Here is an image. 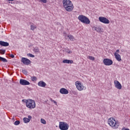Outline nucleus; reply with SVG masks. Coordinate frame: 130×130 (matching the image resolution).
<instances>
[{
    "label": "nucleus",
    "instance_id": "nucleus-4",
    "mask_svg": "<svg viewBox=\"0 0 130 130\" xmlns=\"http://www.w3.org/2000/svg\"><path fill=\"white\" fill-rule=\"evenodd\" d=\"M26 107L29 108V109H33L36 107V104H35V101L28 99V102L26 104Z\"/></svg>",
    "mask_w": 130,
    "mask_h": 130
},
{
    "label": "nucleus",
    "instance_id": "nucleus-1",
    "mask_svg": "<svg viewBox=\"0 0 130 130\" xmlns=\"http://www.w3.org/2000/svg\"><path fill=\"white\" fill-rule=\"evenodd\" d=\"M63 7L67 12H72L74 10V5L70 0H63Z\"/></svg>",
    "mask_w": 130,
    "mask_h": 130
},
{
    "label": "nucleus",
    "instance_id": "nucleus-33",
    "mask_svg": "<svg viewBox=\"0 0 130 130\" xmlns=\"http://www.w3.org/2000/svg\"><path fill=\"white\" fill-rule=\"evenodd\" d=\"M29 101V100H23L22 102H24V103L26 104V105H27V103Z\"/></svg>",
    "mask_w": 130,
    "mask_h": 130
},
{
    "label": "nucleus",
    "instance_id": "nucleus-36",
    "mask_svg": "<svg viewBox=\"0 0 130 130\" xmlns=\"http://www.w3.org/2000/svg\"><path fill=\"white\" fill-rule=\"evenodd\" d=\"M121 130H129L128 128H122Z\"/></svg>",
    "mask_w": 130,
    "mask_h": 130
},
{
    "label": "nucleus",
    "instance_id": "nucleus-25",
    "mask_svg": "<svg viewBox=\"0 0 130 130\" xmlns=\"http://www.w3.org/2000/svg\"><path fill=\"white\" fill-rule=\"evenodd\" d=\"M0 53L1 54H5L6 53V50L0 49Z\"/></svg>",
    "mask_w": 130,
    "mask_h": 130
},
{
    "label": "nucleus",
    "instance_id": "nucleus-19",
    "mask_svg": "<svg viewBox=\"0 0 130 130\" xmlns=\"http://www.w3.org/2000/svg\"><path fill=\"white\" fill-rule=\"evenodd\" d=\"M37 28V27L35 24L32 23L30 25V30H32V31H34V30H35V29H36Z\"/></svg>",
    "mask_w": 130,
    "mask_h": 130
},
{
    "label": "nucleus",
    "instance_id": "nucleus-29",
    "mask_svg": "<svg viewBox=\"0 0 130 130\" xmlns=\"http://www.w3.org/2000/svg\"><path fill=\"white\" fill-rule=\"evenodd\" d=\"M50 100L51 101V102H53L55 105H57V103L55 101L52 100V99H50Z\"/></svg>",
    "mask_w": 130,
    "mask_h": 130
},
{
    "label": "nucleus",
    "instance_id": "nucleus-28",
    "mask_svg": "<svg viewBox=\"0 0 130 130\" xmlns=\"http://www.w3.org/2000/svg\"><path fill=\"white\" fill-rule=\"evenodd\" d=\"M14 124L15 125H19V124H20V121L19 120H17L14 122Z\"/></svg>",
    "mask_w": 130,
    "mask_h": 130
},
{
    "label": "nucleus",
    "instance_id": "nucleus-24",
    "mask_svg": "<svg viewBox=\"0 0 130 130\" xmlns=\"http://www.w3.org/2000/svg\"><path fill=\"white\" fill-rule=\"evenodd\" d=\"M41 122L43 124H46V121L44 120V119H43V118L41 119Z\"/></svg>",
    "mask_w": 130,
    "mask_h": 130
},
{
    "label": "nucleus",
    "instance_id": "nucleus-30",
    "mask_svg": "<svg viewBox=\"0 0 130 130\" xmlns=\"http://www.w3.org/2000/svg\"><path fill=\"white\" fill-rule=\"evenodd\" d=\"M28 56H29V57H35V56L31 53L27 54Z\"/></svg>",
    "mask_w": 130,
    "mask_h": 130
},
{
    "label": "nucleus",
    "instance_id": "nucleus-31",
    "mask_svg": "<svg viewBox=\"0 0 130 130\" xmlns=\"http://www.w3.org/2000/svg\"><path fill=\"white\" fill-rule=\"evenodd\" d=\"M22 72L23 74H24V75H27L28 74V72L25 70H22Z\"/></svg>",
    "mask_w": 130,
    "mask_h": 130
},
{
    "label": "nucleus",
    "instance_id": "nucleus-2",
    "mask_svg": "<svg viewBox=\"0 0 130 130\" xmlns=\"http://www.w3.org/2000/svg\"><path fill=\"white\" fill-rule=\"evenodd\" d=\"M108 123L110 126H111L113 128H118L119 126L118 121H115V119H114L113 117H111L108 119Z\"/></svg>",
    "mask_w": 130,
    "mask_h": 130
},
{
    "label": "nucleus",
    "instance_id": "nucleus-34",
    "mask_svg": "<svg viewBox=\"0 0 130 130\" xmlns=\"http://www.w3.org/2000/svg\"><path fill=\"white\" fill-rule=\"evenodd\" d=\"M10 57H11L12 58H14V57H15V55H14V54H11L10 55Z\"/></svg>",
    "mask_w": 130,
    "mask_h": 130
},
{
    "label": "nucleus",
    "instance_id": "nucleus-5",
    "mask_svg": "<svg viewBox=\"0 0 130 130\" xmlns=\"http://www.w3.org/2000/svg\"><path fill=\"white\" fill-rule=\"evenodd\" d=\"M70 127V125L67 122H59V128L61 130H68Z\"/></svg>",
    "mask_w": 130,
    "mask_h": 130
},
{
    "label": "nucleus",
    "instance_id": "nucleus-3",
    "mask_svg": "<svg viewBox=\"0 0 130 130\" xmlns=\"http://www.w3.org/2000/svg\"><path fill=\"white\" fill-rule=\"evenodd\" d=\"M78 20H79V21L81 22V23L86 24L87 25L91 23V22L90 21V19H89V18H88L87 16L83 15H80L78 16Z\"/></svg>",
    "mask_w": 130,
    "mask_h": 130
},
{
    "label": "nucleus",
    "instance_id": "nucleus-8",
    "mask_svg": "<svg viewBox=\"0 0 130 130\" xmlns=\"http://www.w3.org/2000/svg\"><path fill=\"white\" fill-rule=\"evenodd\" d=\"M103 63L105 66H111L113 64V61L110 59L105 58L103 60Z\"/></svg>",
    "mask_w": 130,
    "mask_h": 130
},
{
    "label": "nucleus",
    "instance_id": "nucleus-18",
    "mask_svg": "<svg viewBox=\"0 0 130 130\" xmlns=\"http://www.w3.org/2000/svg\"><path fill=\"white\" fill-rule=\"evenodd\" d=\"M33 51L35 52V53H39V52H40V50L39 49V48L36 47L34 48Z\"/></svg>",
    "mask_w": 130,
    "mask_h": 130
},
{
    "label": "nucleus",
    "instance_id": "nucleus-20",
    "mask_svg": "<svg viewBox=\"0 0 130 130\" xmlns=\"http://www.w3.org/2000/svg\"><path fill=\"white\" fill-rule=\"evenodd\" d=\"M94 30L96 31V32H98L99 33H101V32H102V30L101 29V28L100 27H94Z\"/></svg>",
    "mask_w": 130,
    "mask_h": 130
},
{
    "label": "nucleus",
    "instance_id": "nucleus-7",
    "mask_svg": "<svg viewBox=\"0 0 130 130\" xmlns=\"http://www.w3.org/2000/svg\"><path fill=\"white\" fill-rule=\"evenodd\" d=\"M99 20L100 22H101L104 24H109V23H110V21L105 17H100Z\"/></svg>",
    "mask_w": 130,
    "mask_h": 130
},
{
    "label": "nucleus",
    "instance_id": "nucleus-6",
    "mask_svg": "<svg viewBox=\"0 0 130 130\" xmlns=\"http://www.w3.org/2000/svg\"><path fill=\"white\" fill-rule=\"evenodd\" d=\"M75 85L76 86L77 89L79 90V91H83V90H85L86 88H85V86L83 85V84L81 83V82L80 81H76L75 82Z\"/></svg>",
    "mask_w": 130,
    "mask_h": 130
},
{
    "label": "nucleus",
    "instance_id": "nucleus-27",
    "mask_svg": "<svg viewBox=\"0 0 130 130\" xmlns=\"http://www.w3.org/2000/svg\"><path fill=\"white\" fill-rule=\"evenodd\" d=\"M39 2L43 3V4H46V3H47V0H39Z\"/></svg>",
    "mask_w": 130,
    "mask_h": 130
},
{
    "label": "nucleus",
    "instance_id": "nucleus-12",
    "mask_svg": "<svg viewBox=\"0 0 130 130\" xmlns=\"http://www.w3.org/2000/svg\"><path fill=\"white\" fill-rule=\"evenodd\" d=\"M31 119H32V116H31L30 115H29L28 116V118L24 117L23 119V120L24 123H28V122H30V120H31Z\"/></svg>",
    "mask_w": 130,
    "mask_h": 130
},
{
    "label": "nucleus",
    "instance_id": "nucleus-10",
    "mask_svg": "<svg viewBox=\"0 0 130 130\" xmlns=\"http://www.w3.org/2000/svg\"><path fill=\"white\" fill-rule=\"evenodd\" d=\"M19 84H20V85H22L23 86H27V85H30V82L25 79H21L19 81Z\"/></svg>",
    "mask_w": 130,
    "mask_h": 130
},
{
    "label": "nucleus",
    "instance_id": "nucleus-32",
    "mask_svg": "<svg viewBox=\"0 0 130 130\" xmlns=\"http://www.w3.org/2000/svg\"><path fill=\"white\" fill-rule=\"evenodd\" d=\"M65 52H67V53H71V51L69 49H64Z\"/></svg>",
    "mask_w": 130,
    "mask_h": 130
},
{
    "label": "nucleus",
    "instance_id": "nucleus-11",
    "mask_svg": "<svg viewBox=\"0 0 130 130\" xmlns=\"http://www.w3.org/2000/svg\"><path fill=\"white\" fill-rule=\"evenodd\" d=\"M114 84H115V88H117V89H118L119 90H121L122 88V86L120 84L119 82L117 80L114 81Z\"/></svg>",
    "mask_w": 130,
    "mask_h": 130
},
{
    "label": "nucleus",
    "instance_id": "nucleus-39",
    "mask_svg": "<svg viewBox=\"0 0 130 130\" xmlns=\"http://www.w3.org/2000/svg\"><path fill=\"white\" fill-rule=\"evenodd\" d=\"M73 94H76V92H74V93H73Z\"/></svg>",
    "mask_w": 130,
    "mask_h": 130
},
{
    "label": "nucleus",
    "instance_id": "nucleus-9",
    "mask_svg": "<svg viewBox=\"0 0 130 130\" xmlns=\"http://www.w3.org/2000/svg\"><path fill=\"white\" fill-rule=\"evenodd\" d=\"M21 62H22L24 64H26V66H29V64L31 63L30 60L25 57H22L21 58Z\"/></svg>",
    "mask_w": 130,
    "mask_h": 130
},
{
    "label": "nucleus",
    "instance_id": "nucleus-15",
    "mask_svg": "<svg viewBox=\"0 0 130 130\" xmlns=\"http://www.w3.org/2000/svg\"><path fill=\"white\" fill-rule=\"evenodd\" d=\"M0 45H1V46H4L5 47H7V46H9V45H10V44H9V43H8L7 42H4L2 41H0Z\"/></svg>",
    "mask_w": 130,
    "mask_h": 130
},
{
    "label": "nucleus",
    "instance_id": "nucleus-38",
    "mask_svg": "<svg viewBox=\"0 0 130 130\" xmlns=\"http://www.w3.org/2000/svg\"><path fill=\"white\" fill-rule=\"evenodd\" d=\"M9 2H14V0H7Z\"/></svg>",
    "mask_w": 130,
    "mask_h": 130
},
{
    "label": "nucleus",
    "instance_id": "nucleus-13",
    "mask_svg": "<svg viewBox=\"0 0 130 130\" xmlns=\"http://www.w3.org/2000/svg\"><path fill=\"white\" fill-rule=\"evenodd\" d=\"M59 92L61 94H64L65 95H67V94L69 93V90L64 88H62L60 89Z\"/></svg>",
    "mask_w": 130,
    "mask_h": 130
},
{
    "label": "nucleus",
    "instance_id": "nucleus-22",
    "mask_svg": "<svg viewBox=\"0 0 130 130\" xmlns=\"http://www.w3.org/2000/svg\"><path fill=\"white\" fill-rule=\"evenodd\" d=\"M68 38H69L70 40L71 41H74V36L72 35H69L68 36Z\"/></svg>",
    "mask_w": 130,
    "mask_h": 130
},
{
    "label": "nucleus",
    "instance_id": "nucleus-21",
    "mask_svg": "<svg viewBox=\"0 0 130 130\" xmlns=\"http://www.w3.org/2000/svg\"><path fill=\"white\" fill-rule=\"evenodd\" d=\"M0 61H3V62H8V60L4 57L0 56Z\"/></svg>",
    "mask_w": 130,
    "mask_h": 130
},
{
    "label": "nucleus",
    "instance_id": "nucleus-23",
    "mask_svg": "<svg viewBox=\"0 0 130 130\" xmlns=\"http://www.w3.org/2000/svg\"><path fill=\"white\" fill-rule=\"evenodd\" d=\"M31 79L32 82H35V81H37V78L35 76L31 77Z\"/></svg>",
    "mask_w": 130,
    "mask_h": 130
},
{
    "label": "nucleus",
    "instance_id": "nucleus-26",
    "mask_svg": "<svg viewBox=\"0 0 130 130\" xmlns=\"http://www.w3.org/2000/svg\"><path fill=\"white\" fill-rule=\"evenodd\" d=\"M88 58L90 59V60H95V58L92 56H89Z\"/></svg>",
    "mask_w": 130,
    "mask_h": 130
},
{
    "label": "nucleus",
    "instance_id": "nucleus-17",
    "mask_svg": "<svg viewBox=\"0 0 130 130\" xmlns=\"http://www.w3.org/2000/svg\"><path fill=\"white\" fill-rule=\"evenodd\" d=\"M63 63H74L73 60L65 59L62 61Z\"/></svg>",
    "mask_w": 130,
    "mask_h": 130
},
{
    "label": "nucleus",
    "instance_id": "nucleus-37",
    "mask_svg": "<svg viewBox=\"0 0 130 130\" xmlns=\"http://www.w3.org/2000/svg\"><path fill=\"white\" fill-rule=\"evenodd\" d=\"M116 53H119V50H117L116 51Z\"/></svg>",
    "mask_w": 130,
    "mask_h": 130
},
{
    "label": "nucleus",
    "instance_id": "nucleus-16",
    "mask_svg": "<svg viewBox=\"0 0 130 130\" xmlns=\"http://www.w3.org/2000/svg\"><path fill=\"white\" fill-rule=\"evenodd\" d=\"M38 85L40 87H42L43 88H44V87H45V86H46V83H45V82H44V81H41L38 82Z\"/></svg>",
    "mask_w": 130,
    "mask_h": 130
},
{
    "label": "nucleus",
    "instance_id": "nucleus-14",
    "mask_svg": "<svg viewBox=\"0 0 130 130\" xmlns=\"http://www.w3.org/2000/svg\"><path fill=\"white\" fill-rule=\"evenodd\" d=\"M114 56L118 61H121V56L116 52L114 53Z\"/></svg>",
    "mask_w": 130,
    "mask_h": 130
},
{
    "label": "nucleus",
    "instance_id": "nucleus-35",
    "mask_svg": "<svg viewBox=\"0 0 130 130\" xmlns=\"http://www.w3.org/2000/svg\"><path fill=\"white\" fill-rule=\"evenodd\" d=\"M64 36H67V32L66 31H64L63 33Z\"/></svg>",
    "mask_w": 130,
    "mask_h": 130
}]
</instances>
